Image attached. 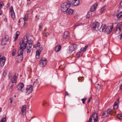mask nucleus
I'll list each match as a JSON object with an SVG mask.
<instances>
[{
	"label": "nucleus",
	"instance_id": "nucleus-62",
	"mask_svg": "<svg viewBox=\"0 0 122 122\" xmlns=\"http://www.w3.org/2000/svg\"><path fill=\"white\" fill-rule=\"evenodd\" d=\"M1 108H0V112L1 111Z\"/></svg>",
	"mask_w": 122,
	"mask_h": 122
},
{
	"label": "nucleus",
	"instance_id": "nucleus-54",
	"mask_svg": "<svg viewBox=\"0 0 122 122\" xmlns=\"http://www.w3.org/2000/svg\"><path fill=\"white\" fill-rule=\"evenodd\" d=\"M37 45L38 46H39L40 45V43L39 42H38V43L37 44Z\"/></svg>",
	"mask_w": 122,
	"mask_h": 122
},
{
	"label": "nucleus",
	"instance_id": "nucleus-14",
	"mask_svg": "<svg viewBox=\"0 0 122 122\" xmlns=\"http://www.w3.org/2000/svg\"><path fill=\"white\" fill-rule=\"evenodd\" d=\"M106 27V25L105 24H102L101 27H99V30L101 32L105 31Z\"/></svg>",
	"mask_w": 122,
	"mask_h": 122
},
{
	"label": "nucleus",
	"instance_id": "nucleus-53",
	"mask_svg": "<svg viewBox=\"0 0 122 122\" xmlns=\"http://www.w3.org/2000/svg\"><path fill=\"white\" fill-rule=\"evenodd\" d=\"M65 93H66L65 96H66V95L69 96V94L68 93V92H67L66 91Z\"/></svg>",
	"mask_w": 122,
	"mask_h": 122
},
{
	"label": "nucleus",
	"instance_id": "nucleus-9",
	"mask_svg": "<svg viewBox=\"0 0 122 122\" xmlns=\"http://www.w3.org/2000/svg\"><path fill=\"white\" fill-rule=\"evenodd\" d=\"M47 63L46 59L45 58H42L40 61L39 64L41 66L43 67L46 65Z\"/></svg>",
	"mask_w": 122,
	"mask_h": 122
},
{
	"label": "nucleus",
	"instance_id": "nucleus-49",
	"mask_svg": "<svg viewBox=\"0 0 122 122\" xmlns=\"http://www.w3.org/2000/svg\"><path fill=\"white\" fill-rule=\"evenodd\" d=\"M18 76V74L16 73H15V75L13 76V78H15V77H17Z\"/></svg>",
	"mask_w": 122,
	"mask_h": 122
},
{
	"label": "nucleus",
	"instance_id": "nucleus-18",
	"mask_svg": "<svg viewBox=\"0 0 122 122\" xmlns=\"http://www.w3.org/2000/svg\"><path fill=\"white\" fill-rule=\"evenodd\" d=\"M26 108V105H24L22 106L21 110V111L22 112V115H24V113L25 112Z\"/></svg>",
	"mask_w": 122,
	"mask_h": 122
},
{
	"label": "nucleus",
	"instance_id": "nucleus-4",
	"mask_svg": "<svg viewBox=\"0 0 122 122\" xmlns=\"http://www.w3.org/2000/svg\"><path fill=\"white\" fill-rule=\"evenodd\" d=\"M10 38L7 35L3 37V39L1 42V44L2 45H6L10 41Z\"/></svg>",
	"mask_w": 122,
	"mask_h": 122
},
{
	"label": "nucleus",
	"instance_id": "nucleus-59",
	"mask_svg": "<svg viewBox=\"0 0 122 122\" xmlns=\"http://www.w3.org/2000/svg\"><path fill=\"white\" fill-rule=\"evenodd\" d=\"M18 37H15V41L16 40H17V38H18Z\"/></svg>",
	"mask_w": 122,
	"mask_h": 122
},
{
	"label": "nucleus",
	"instance_id": "nucleus-42",
	"mask_svg": "<svg viewBox=\"0 0 122 122\" xmlns=\"http://www.w3.org/2000/svg\"><path fill=\"white\" fill-rule=\"evenodd\" d=\"M13 100L11 98H10L8 100V102L9 103H12L13 102Z\"/></svg>",
	"mask_w": 122,
	"mask_h": 122
},
{
	"label": "nucleus",
	"instance_id": "nucleus-2",
	"mask_svg": "<svg viewBox=\"0 0 122 122\" xmlns=\"http://www.w3.org/2000/svg\"><path fill=\"white\" fill-rule=\"evenodd\" d=\"M112 110L111 109H108L103 112V114L102 115V118H105L108 116L110 114L111 116H114L116 114V112H114L113 114L112 113Z\"/></svg>",
	"mask_w": 122,
	"mask_h": 122
},
{
	"label": "nucleus",
	"instance_id": "nucleus-32",
	"mask_svg": "<svg viewBox=\"0 0 122 122\" xmlns=\"http://www.w3.org/2000/svg\"><path fill=\"white\" fill-rule=\"evenodd\" d=\"M75 0H68V2L69 3L68 4H70V5L71 4H73L74 3V1H75Z\"/></svg>",
	"mask_w": 122,
	"mask_h": 122
},
{
	"label": "nucleus",
	"instance_id": "nucleus-16",
	"mask_svg": "<svg viewBox=\"0 0 122 122\" xmlns=\"http://www.w3.org/2000/svg\"><path fill=\"white\" fill-rule=\"evenodd\" d=\"M119 99H117L115 102L113 107V108L114 109L116 110L118 108V104L119 103Z\"/></svg>",
	"mask_w": 122,
	"mask_h": 122
},
{
	"label": "nucleus",
	"instance_id": "nucleus-58",
	"mask_svg": "<svg viewBox=\"0 0 122 122\" xmlns=\"http://www.w3.org/2000/svg\"><path fill=\"white\" fill-rule=\"evenodd\" d=\"M2 12L1 11V10H0V15H2Z\"/></svg>",
	"mask_w": 122,
	"mask_h": 122
},
{
	"label": "nucleus",
	"instance_id": "nucleus-40",
	"mask_svg": "<svg viewBox=\"0 0 122 122\" xmlns=\"http://www.w3.org/2000/svg\"><path fill=\"white\" fill-rule=\"evenodd\" d=\"M12 82L13 83H15L16 82V79L15 78H13L11 80Z\"/></svg>",
	"mask_w": 122,
	"mask_h": 122
},
{
	"label": "nucleus",
	"instance_id": "nucleus-64",
	"mask_svg": "<svg viewBox=\"0 0 122 122\" xmlns=\"http://www.w3.org/2000/svg\"><path fill=\"white\" fill-rule=\"evenodd\" d=\"M28 1H30V0H27Z\"/></svg>",
	"mask_w": 122,
	"mask_h": 122
},
{
	"label": "nucleus",
	"instance_id": "nucleus-51",
	"mask_svg": "<svg viewBox=\"0 0 122 122\" xmlns=\"http://www.w3.org/2000/svg\"><path fill=\"white\" fill-rule=\"evenodd\" d=\"M12 55L13 56H14L15 55V52L14 51H13V52H12Z\"/></svg>",
	"mask_w": 122,
	"mask_h": 122
},
{
	"label": "nucleus",
	"instance_id": "nucleus-24",
	"mask_svg": "<svg viewBox=\"0 0 122 122\" xmlns=\"http://www.w3.org/2000/svg\"><path fill=\"white\" fill-rule=\"evenodd\" d=\"M88 122H97V120H94L91 117H90Z\"/></svg>",
	"mask_w": 122,
	"mask_h": 122
},
{
	"label": "nucleus",
	"instance_id": "nucleus-38",
	"mask_svg": "<svg viewBox=\"0 0 122 122\" xmlns=\"http://www.w3.org/2000/svg\"><path fill=\"white\" fill-rule=\"evenodd\" d=\"M7 71L6 70H5L4 71L3 74L2 75L3 76H5L7 75Z\"/></svg>",
	"mask_w": 122,
	"mask_h": 122
},
{
	"label": "nucleus",
	"instance_id": "nucleus-8",
	"mask_svg": "<svg viewBox=\"0 0 122 122\" xmlns=\"http://www.w3.org/2000/svg\"><path fill=\"white\" fill-rule=\"evenodd\" d=\"M78 46L77 45L75 44H74L70 46L68 52L70 53H71L73 51L77 48Z\"/></svg>",
	"mask_w": 122,
	"mask_h": 122
},
{
	"label": "nucleus",
	"instance_id": "nucleus-7",
	"mask_svg": "<svg viewBox=\"0 0 122 122\" xmlns=\"http://www.w3.org/2000/svg\"><path fill=\"white\" fill-rule=\"evenodd\" d=\"M122 30V22L119 23L116 26L115 33L116 34L119 33Z\"/></svg>",
	"mask_w": 122,
	"mask_h": 122
},
{
	"label": "nucleus",
	"instance_id": "nucleus-39",
	"mask_svg": "<svg viewBox=\"0 0 122 122\" xmlns=\"http://www.w3.org/2000/svg\"><path fill=\"white\" fill-rule=\"evenodd\" d=\"M96 86L97 88V89H99L100 88L101 86L100 85L97 84V85H96Z\"/></svg>",
	"mask_w": 122,
	"mask_h": 122
},
{
	"label": "nucleus",
	"instance_id": "nucleus-5",
	"mask_svg": "<svg viewBox=\"0 0 122 122\" xmlns=\"http://www.w3.org/2000/svg\"><path fill=\"white\" fill-rule=\"evenodd\" d=\"M100 24L99 22L97 21H95L92 24V30L97 31L99 30Z\"/></svg>",
	"mask_w": 122,
	"mask_h": 122
},
{
	"label": "nucleus",
	"instance_id": "nucleus-11",
	"mask_svg": "<svg viewBox=\"0 0 122 122\" xmlns=\"http://www.w3.org/2000/svg\"><path fill=\"white\" fill-rule=\"evenodd\" d=\"M113 28V25H112L108 26L105 29V32L107 34H110L112 31Z\"/></svg>",
	"mask_w": 122,
	"mask_h": 122
},
{
	"label": "nucleus",
	"instance_id": "nucleus-31",
	"mask_svg": "<svg viewBox=\"0 0 122 122\" xmlns=\"http://www.w3.org/2000/svg\"><path fill=\"white\" fill-rule=\"evenodd\" d=\"M106 9L105 6H104L102 7L101 9L100 10V12L101 13H102L103 12V11H104V10Z\"/></svg>",
	"mask_w": 122,
	"mask_h": 122
},
{
	"label": "nucleus",
	"instance_id": "nucleus-55",
	"mask_svg": "<svg viewBox=\"0 0 122 122\" xmlns=\"http://www.w3.org/2000/svg\"><path fill=\"white\" fill-rule=\"evenodd\" d=\"M14 87V86L13 85H12L11 86H10V88H13Z\"/></svg>",
	"mask_w": 122,
	"mask_h": 122
},
{
	"label": "nucleus",
	"instance_id": "nucleus-57",
	"mask_svg": "<svg viewBox=\"0 0 122 122\" xmlns=\"http://www.w3.org/2000/svg\"><path fill=\"white\" fill-rule=\"evenodd\" d=\"M120 89H122V84L120 86Z\"/></svg>",
	"mask_w": 122,
	"mask_h": 122
},
{
	"label": "nucleus",
	"instance_id": "nucleus-45",
	"mask_svg": "<svg viewBox=\"0 0 122 122\" xmlns=\"http://www.w3.org/2000/svg\"><path fill=\"white\" fill-rule=\"evenodd\" d=\"M49 35V33L48 32H47L46 33V34L44 35V36L45 37H47Z\"/></svg>",
	"mask_w": 122,
	"mask_h": 122
},
{
	"label": "nucleus",
	"instance_id": "nucleus-34",
	"mask_svg": "<svg viewBox=\"0 0 122 122\" xmlns=\"http://www.w3.org/2000/svg\"><path fill=\"white\" fill-rule=\"evenodd\" d=\"M28 44L29 45V46H30V45H31V46H32L33 45V41L31 40H28Z\"/></svg>",
	"mask_w": 122,
	"mask_h": 122
},
{
	"label": "nucleus",
	"instance_id": "nucleus-63",
	"mask_svg": "<svg viewBox=\"0 0 122 122\" xmlns=\"http://www.w3.org/2000/svg\"><path fill=\"white\" fill-rule=\"evenodd\" d=\"M34 117H34H34H32V118H31V119H32V118H34Z\"/></svg>",
	"mask_w": 122,
	"mask_h": 122
},
{
	"label": "nucleus",
	"instance_id": "nucleus-29",
	"mask_svg": "<svg viewBox=\"0 0 122 122\" xmlns=\"http://www.w3.org/2000/svg\"><path fill=\"white\" fill-rule=\"evenodd\" d=\"M38 81L37 79H36V81H35L33 84V86H38Z\"/></svg>",
	"mask_w": 122,
	"mask_h": 122
},
{
	"label": "nucleus",
	"instance_id": "nucleus-47",
	"mask_svg": "<svg viewBox=\"0 0 122 122\" xmlns=\"http://www.w3.org/2000/svg\"><path fill=\"white\" fill-rule=\"evenodd\" d=\"M3 3L2 2H0V9L2 6L3 5Z\"/></svg>",
	"mask_w": 122,
	"mask_h": 122
},
{
	"label": "nucleus",
	"instance_id": "nucleus-21",
	"mask_svg": "<svg viewBox=\"0 0 122 122\" xmlns=\"http://www.w3.org/2000/svg\"><path fill=\"white\" fill-rule=\"evenodd\" d=\"M92 13L91 11L88 12L86 15V18L89 19L92 17Z\"/></svg>",
	"mask_w": 122,
	"mask_h": 122
},
{
	"label": "nucleus",
	"instance_id": "nucleus-28",
	"mask_svg": "<svg viewBox=\"0 0 122 122\" xmlns=\"http://www.w3.org/2000/svg\"><path fill=\"white\" fill-rule=\"evenodd\" d=\"M28 15H26L24 16V17L23 19V20H24L25 23V21H27L28 20Z\"/></svg>",
	"mask_w": 122,
	"mask_h": 122
},
{
	"label": "nucleus",
	"instance_id": "nucleus-44",
	"mask_svg": "<svg viewBox=\"0 0 122 122\" xmlns=\"http://www.w3.org/2000/svg\"><path fill=\"white\" fill-rule=\"evenodd\" d=\"M86 99V98H84L81 99V100L82 101V103L83 104H84L85 103V100Z\"/></svg>",
	"mask_w": 122,
	"mask_h": 122
},
{
	"label": "nucleus",
	"instance_id": "nucleus-15",
	"mask_svg": "<svg viewBox=\"0 0 122 122\" xmlns=\"http://www.w3.org/2000/svg\"><path fill=\"white\" fill-rule=\"evenodd\" d=\"M69 36V32L68 31H65L64 32L63 36V39H66L68 38Z\"/></svg>",
	"mask_w": 122,
	"mask_h": 122
},
{
	"label": "nucleus",
	"instance_id": "nucleus-22",
	"mask_svg": "<svg viewBox=\"0 0 122 122\" xmlns=\"http://www.w3.org/2000/svg\"><path fill=\"white\" fill-rule=\"evenodd\" d=\"M32 46H31V45H30V46H28L27 47V53H30L32 50Z\"/></svg>",
	"mask_w": 122,
	"mask_h": 122
},
{
	"label": "nucleus",
	"instance_id": "nucleus-50",
	"mask_svg": "<svg viewBox=\"0 0 122 122\" xmlns=\"http://www.w3.org/2000/svg\"><path fill=\"white\" fill-rule=\"evenodd\" d=\"M39 27L40 28V30H41L42 29V26L41 25V24H40V25Z\"/></svg>",
	"mask_w": 122,
	"mask_h": 122
},
{
	"label": "nucleus",
	"instance_id": "nucleus-41",
	"mask_svg": "<svg viewBox=\"0 0 122 122\" xmlns=\"http://www.w3.org/2000/svg\"><path fill=\"white\" fill-rule=\"evenodd\" d=\"M118 6L120 8L122 7V1L120 3Z\"/></svg>",
	"mask_w": 122,
	"mask_h": 122
},
{
	"label": "nucleus",
	"instance_id": "nucleus-46",
	"mask_svg": "<svg viewBox=\"0 0 122 122\" xmlns=\"http://www.w3.org/2000/svg\"><path fill=\"white\" fill-rule=\"evenodd\" d=\"M10 9L11 12H14L13 7L12 6H11L10 7Z\"/></svg>",
	"mask_w": 122,
	"mask_h": 122
},
{
	"label": "nucleus",
	"instance_id": "nucleus-48",
	"mask_svg": "<svg viewBox=\"0 0 122 122\" xmlns=\"http://www.w3.org/2000/svg\"><path fill=\"white\" fill-rule=\"evenodd\" d=\"M19 34V32L18 31H17L16 33V35H15V37H18Z\"/></svg>",
	"mask_w": 122,
	"mask_h": 122
},
{
	"label": "nucleus",
	"instance_id": "nucleus-25",
	"mask_svg": "<svg viewBox=\"0 0 122 122\" xmlns=\"http://www.w3.org/2000/svg\"><path fill=\"white\" fill-rule=\"evenodd\" d=\"M68 14L70 15H72L73 14V10L71 9H70L68 11Z\"/></svg>",
	"mask_w": 122,
	"mask_h": 122
},
{
	"label": "nucleus",
	"instance_id": "nucleus-3",
	"mask_svg": "<svg viewBox=\"0 0 122 122\" xmlns=\"http://www.w3.org/2000/svg\"><path fill=\"white\" fill-rule=\"evenodd\" d=\"M70 6V4H68L67 2H65L61 5V10L63 12H66L69 9Z\"/></svg>",
	"mask_w": 122,
	"mask_h": 122
},
{
	"label": "nucleus",
	"instance_id": "nucleus-6",
	"mask_svg": "<svg viewBox=\"0 0 122 122\" xmlns=\"http://www.w3.org/2000/svg\"><path fill=\"white\" fill-rule=\"evenodd\" d=\"M33 90V86L31 85L27 86L25 89L24 90L23 92H25L26 95H28L31 93Z\"/></svg>",
	"mask_w": 122,
	"mask_h": 122
},
{
	"label": "nucleus",
	"instance_id": "nucleus-17",
	"mask_svg": "<svg viewBox=\"0 0 122 122\" xmlns=\"http://www.w3.org/2000/svg\"><path fill=\"white\" fill-rule=\"evenodd\" d=\"M94 120H97L98 119V115L96 113H94L92 115V116L90 117Z\"/></svg>",
	"mask_w": 122,
	"mask_h": 122
},
{
	"label": "nucleus",
	"instance_id": "nucleus-36",
	"mask_svg": "<svg viewBox=\"0 0 122 122\" xmlns=\"http://www.w3.org/2000/svg\"><path fill=\"white\" fill-rule=\"evenodd\" d=\"M117 118L119 119H122V114H118L117 115Z\"/></svg>",
	"mask_w": 122,
	"mask_h": 122
},
{
	"label": "nucleus",
	"instance_id": "nucleus-27",
	"mask_svg": "<svg viewBox=\"0 0 122 122\" xmlns=\"http://www.w3.org/2000/svg\"><path fill=\"white\" fill-rule=\"evenodd\" d=\"M117 18L118 19H120L122 17V11L117 14Z\"/></svg>",
	"mask_w": 122,
	"mask_h": 122
},
{
	"label": "nucleus",
	"instance_id": "nucleus-52",
	"mask_svg": "<svg viewBox=\"0 0 122 122\" xmlns=\"http://www.w3.org/2000/svg\"><path fill=\"white\" fill-rule=\"evenodd\" d=\"M23 21V19L21 18L20 19V20L19 21V22H20L21 21Z\"/></svg>",
	"mask_w": 122,
	"mask_h": 122
},
{
	"label": "nucleus",
	"instance_id": "nucleus-12",
	"mask_svg": "<svg viewBox=\"0 0 122 122\" xmlns=\"http://www.w3.org/2000/svg\"><path fill=\"white\" fill-rule=\"evenodd\" d=\"M2 56L0 55V66L3 67L4 66L5 61V58L4 57H1Z\"/></svg>",
	"mask_w": 122,
	"mask_h": 122
},
{
	"label": "nucleus",
	"instance_id": "nucleus-13",
	"mask_svg": "<svg viewBox=\"0 0 122 122\" xmlns=\"http://www.w3.org/2000/svg\"><path fill=\"white\" fill-rule=\"evenodd\" d=\"M97 6L98 3H96L94 4L91 7L90 9V11L92 12L94 11Z\"/></svg>",
	"mask_w": 122,
	"mask_h": 122
},
{
	"label": "nucleus",
	"instance_id": "nucleus-60",
	"mask_svg": "<svg viewBox=\"0 0 122 122\" xmlns=\"http://www.w3.org/2000/svg\"><path fill=\"white\" fill-rule=\"evenodd\" d=\"M91 101V100H90V99H89L88 101H87V102L88 103H89V102H90Z\"/></svg>",
	"mask_w": 122,
	"mask_h": 122
},
{
	"label": "nucleus",
	"instance_id": "nucleus-26",
	"mask_svg": "<svg viewBox=\"0 0 122 122\" xmlns=\"http://www.w3.org/2000/svg\"><path fill=\"white\" fill-rule=\"evenodd\" d=\"M88 47V46H86L84 47L81 48L80 50L81 51H82L83 52L86 50L87 48Z\"/></svg>",
	"mask_w": 122,
	"mask_h": 122
},
{
	"label": "nucleus",
	"instance_id": "nucleus-35",
	"mask_svg": "<svg viewBox=\"0 0 122 122\" xmlns=\"http://www.w3.org/2000/svg\"><path fill=\"white\" fill-rule=\"evenodd\" d=\"M83 52L80 50V51H79L77 53V55L79 56H81L83 54Z\"/></svg>",
	"mask_w": 122,
	"mask_h": 122
},
{
	"label": "nucleus",
	"instance_id": "nucleus-20",
	"mask_svg": "<svg viewBox=\"0 0 122 122\" xmlns=\"http://www.w3.org/2000/svg\"><path fill=\"white\" fill-rule=\"evenodd\" d=\"M61 46L60 45L56 46L55 49V51L56 52L59 51L61 50Z\"/></svg>",
	"mask_w": 122,
	"mask_h": 122
},
{
	"label": "nucleus",
	"instance_id": "nucleus-1",
	"mask_svg": "<svg viewBox=\"0 0 122 122\" xmlns=\"http://www.w3.org/2000/svg\"><path fill=\"white\" fill-rule=\"evenodd\" d=\"M28 41V38L26 36H24L23 39L20 41V49L18 51V56H20L21 58L23 57V52L26 47Z\"/></svg>",
	"mask_w": 122,
	"mask_h": 122
},
{
	"label": "nucleus",
	"instance_id": "nucleus-61",
	"mask_svg": "<svg viewBox=\"0 0 122 122\" xmlns=\"http://www.w3.org/2000/svg\"><path fill=\"white\" fill-rule=\"evenodd\" d=\"M102 2H104L105 0H100Z\"/></svg>",
	"mask_w": 122,
	"mask_h": 122
},
{
	"label": "nucleus",
	"instance_id": "nucleus-43",
	"mask_svg": "<svg viewBox=\"0 0 122 122\" xmlns=\"http://www.w3.org/2000/svg\"><path fill=\"white\" fill-rule=\"evenodd\" d=\"M6 120V117H5L3 118V119H2L0 122H5V121Z\"/></svg>",
	"mask_w": 122,
	"mask_h": 122
},
{
	"label": "nucleus",
	"instance_id": "nucleus-56",
	"mask_svg": "<svg viewBox=\"0 0 122 122\" xmlns=\"http://www.w3.org/2000/svg\"><path fill=\"white\" fill-rule=\"evenodd\" d=\"M47 102L46 101H44V103L43 104L44 106H45V104H46Z\"/></svg>",
	"mask_w": 122,
	"mask_h": 122
},
{
	"label": "nucleus",
	"instance_id": "nucleus-23",
	"mask_svg": "<svg viewBox=\"0 0 122 122\" xmlns=\"http://www.w3.org/2000/svg\"><path fill=\"white\" fill-rule=\"evenodd\" d=\"M79 0H75L74 1V3L73 4L74 5L77 6L79 5Z\"/></svg>",
	"mask_w": 122,
	"mask_h": 122
},
{
	"label": "nucleus",
	"instance_id": "nucleus-19",
	"mask_svg": "<svg viewBox=\"0 0 122 122\" xmlns=\"http://www.w3.org/2000/svg\"><path fill=\"white\" fill-rule=\"evenodd\" d=\"M41 51L38 50H37L36 52V58L37 59H38L40 56V54Z\"/></svg>",
	"mask_w": 122,
	"mask_h": 122
},
{
	"label": "nucleus",
	"instance_id": "nucleus-33",
	"mask_svg": "<svg viewBox=\"0 0 122 122\" xmlns=\"http://www.w3.org/2000/svg\"><path fill=\"white\" fill-rule=\"evenodd\" d=\"M12 76V73L11 72H10L8 74V77L9 80L11 79Z\"/></svg>",
	"mask_w": 122,
	"mask_h": 122
},
{
	"label": "nucleus",
	"instance_id": "nucleus-30",
	"mask_svg": "<svg viewBox=\"0 0 122 122\" xmlns=\"http://www.w3.org/2000/svg\"><path fill=\"white\" fill-rule=\"evenodd\" d=\"M11 16L13 20H14L15 18V15L14 12H11Z\"/></svg>",
	"mask_w": 122,
	"mask_h": 122
},
{
	"label": "nucleus",
	"instance_id": "nucleus-37",
	"mask_svg": "<svg viewBox=\"0 0 122 122\" xmlns=\"http://www.w3.org/2000/svg\"><path fill=\"white\" fill-rule=\"evenodd\" d=\"M82 24L81 23H77L76 24L75 26L76 27L79 26L80 25H82Z\"/></svg>",
	"mask_w": 122,
	"mask_h": 122
},
{
	"label": "nucleus",
	"instance_id": "nucleus-10",
	"mask_svg": "<svg viewBox=\"0 0 122 122\" xmlns=\"http://www.w3.org/2000/svg\"><path fill=\"white\" fill-rule=\"evenodd\" d=\"M16 87L18 90H20L22 92H23L24 88V85L23 83H20L17 85Z\"/></svg>",
	"mask_w": 122,
	"mask_h": 122
}]
</instances>
